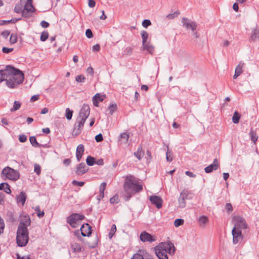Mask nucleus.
<instances>
[{
	"label": "nucleus",
	"instance_id": "2f4dec72",
	"mask_svg": "<svg viewBox=\"0 0 259 259\" xmlns=\"http://www.w3.org/2000/svg\"><path fill=\"white\" fill-rule=\"evenodd\" d=\"M164 145L166 147V159L168 162H171L173 160V152L172 151L169 149L168 145H166L164 143Z\"/></svg>",
	"mask_w": 259,
	"mask_h": 259
},
{
	"label": "nucleus",
	"instance_id": "bf43d9fd",
	"mask_svg": "<svg viewBox=\"0 0 259 259\" xmlns=\"http://www.w3.org/2000/svg\"><path fill=\"white\" fill-rule=\"evenodd\" d=\"M225 209L226 210V212L229 214L233 210V207L232 205L230 203H227L225 205Z\"/></svg>",
	"mask_w": 259,
	"mask_h": 259
},
{
	"label": "nucleus",
	"instance_id": "f8f14e48",
	"mask_svg": "<svg viewBox=\"0 0 259 259\" xmlns=\"http://www.w3.org/2000/svg\"><path fill=\"white\" fill-rule=\"evenodd\" d=\"M140 239L142 242H149L152 243L156 240V236L155 235L148 233L146 231H144L141 233Z\"/></svg>",
	"mask_w": 259,
	"mask_h": 259
},
{
	"label": "nucleus",
	"instance_id": "79ce46f5",
	"mask_svg": "<svg viewBox=\"0 0 259 259\" xmlns=\"http://www.w3.org/2000/svg\"><path fill=\"white\" fill-rule=\"evenodd\" d=\"M108 110L109 111V114L112 115L117 110L116 103H111L108 107Z\"/></svg>",
	"mask_w": 259,
	"mask_h": 259
},
{
	"label": "nucleus",
	"instance_id": "49530a36",
	"mask_svg": "<svg viewBox=\"0 0 259 259\" xmlns=\"http://www.w3.org/2000/svg\"><path fill=\"white\" fill-rule=\"evenodd\" d=\"M34 210L35 211L37 216L38 218H41L45 215V212L44 210H40V207L39 205L36 206Z\"/></svg>",
	"mask_w": 259,
	"mask_h": 259
},
{
	"label": "nucleus",
	"instance_id": "72a5a7b5",
	"mask_svg": "<svg viewBox=\"0 0 259 259\" xmlns=\"http://www.w3.org/2000/svg\"><path fill=\"white\" fill-rule=\"evenodd\" d=\"M146 252L139 249L137 253H135L131 259H144V255Z\"/></svg>",
	"mask_w": 259,
	"mask_h": 259
},
{
	"label": "nucleus",
	"instance_id": "2eb2a0df",
	"mask_svg": "<svg viewBox=\"0 0 259 259\" xmlns=\"http://www.w3.org/2000/svg\"><path fill=\"white\" fill-rule=\"evenodd\" d=\"M80 229L81 235L83 237H90L92 233V227L88 223L82 225Z\"/></svg>",
	"mask_w": 259,
	"mask_h": 259
},
{
	"label": "nucleus",
	"instance_id": "052dcab7",
	"mask_svg": "<svg viewBox=\"0 0 259 259\" xmlns=\"http://www.w3.org/2000/svg\"><path fill=\"white\" fill-rule=\"evenodd\" d=\"M5 223L2 219V218L0 216V235L4 233L5 229Z\"/></svg>",
	"mask_w": 259,
	"mask_h": 259
},
{
	"label": "nucleus",
	"instance_id": "39448f33",
	"mask_svg": "<svg viewBox=\"0 0 259 259\" xmlns=\"http://www.w3.org/2000/svg\"><path fill=\"white\" fill-rule=\"evenodd\" d=\"M232 220L234 222V226L233 229L242 231V229L248 228L246 220L243 217L235 215L233 217Z\"/></svg>",
	"mask_w": 259,
	"mask_h": 259
},
{
	"label": "nucleus",
	"instance_id": "7ed1b4c3",
	"mask_svg": "<svg viewBox=\"0 0 259 259\" xmlns=\"http://www.w3.org/2000/svg\"><path fill=\"white\" fill-rule=\"evenodd\" d=\"M2 174L10 180L16 181L20 178V173L17 170H15L9 166L5 167L2 171Z\"/></svg>",
	"mask_w": 259,
	"mask_h": 259
},
{
	"label": "nucleus",
	"instance_id": "603ef678",
	"mask_svg": "<svg viewBox=\"0 0 259 259\" xmlns=\"http://www.w3.org/2000/svg\"><path fill=\"white\" fill-rule=\"evenodd\" d=\"M109 202L111 204L118 203L119 202V196L117 193H116L113 197L110 198Z\"/></svg>",
	"mask_w": 259,
	"mask_h": 259
},
{
	"label": "nucleus",
	"instance_id": "7c9ffc66",
	"mask_svg": "<svg viewBox=\"0 0 259 259\" xmlns=\"http://www.w3.org/2000/svg\"><path fill=\"white\" fill-rule=\"evenodd\" d=\"M0 190L4 191L7 194H11V187L8 183L2 182L0 184Z\"/></svg>",
	"mask_w": 259,
	"mask_h": 259
},
{
	"label": "nucleus",
	"instance_id": "a878e982",
	"mask_svg": "<svg viewBox=\"0 0 259 259\" xmlns=\"http://www.w3.org/2000/svg\"><path fill=\"white\" fill-rule=\"evenodd\" d=\"M256 40H259V28H257V27L252 30L249 38L250 42H255Z\"/></svg>",
	"mask_w": 259,
	"mask_h": 259
},
{
	"label": "nucleus",
	"instance_id": "c85d7f7f",
	"mask_svg": "<svg viewBox=\"0 0 259 259\" xmlns=\"http://www.w3.org/2000/svg\"><path fill=\"white\" fill-rule=\"evenodd\" d=\"M21 20V18H12L11 19L9 20H0V26L8 25L10 23L15 24L17 22L20 21Z\"/></svg>",
	"mask_w": 259,
	"mask_h": 259
},
{
	"label": "nucleus",
	"instance_id": "4be33fe9",
	"mask_svg": "<svg viewBox=\"0 0 259 259\" xmlns=\"http://www.w3.org/2000/svg\"><path fill=\"white\" fill-rule=\"evenodd\" d=\"M162 246L165 249L164 251V253L166 254L167 253L170 255H172L175 253L176 248L174 246V244H159Z\"/></svg>",
	"mask_w": 259,
	"mask_h": 259
},
{
	"label": "nucleus",
	"instance_id": "473e14b6",
	"mask_svg": "<svg viewBox=\"0 0 259 259\" xmlns=\"http://www.w3.org/2000/svg\"><path fill=\"white\" fill-rule=\"evenodd\" d=\"M249 135L250 140L254 143V144H255L256 142L257 141V139L258 138V137L257 135L256 131H254L253 128H251L249 133Z\"/></svg>",
	"mask_w": 259,
	"mask_h": 259
},
{
	"label": "nucleus",
	"instance_id": "c03bdc74",
	"mask_svg": "<svg viewBox=\"0 0 259 259\" xmlns=\"http://www.w3.org/2000/svg\"><path fill=\"white\" fill-rule=\"evenodd\" d=\"M73 111L70 110L69 108H67L65 110V116L68 120H70L72 119Z\"/></svg>",
	"mask_w": 259,
	"mask_h": 259
},
{
	"label": "nucleus",
	"instance_id": "5fc2aeb1",
	"mask_svg": "<svg viewBox=\"0 0 259 259\" xmlns=\"http://www.w3.org/2000/svg\"><path fill=\"white\" fill-rule=\"evenodd\" d=\"M116 231V226L115 224H113L110 231L108 234V237L110 239H111Z\"/></svg>",
	"mask_w": 259,
	"mask_h": 259
},
{
	"label": "nucleus",
	"instance_id": "4d7b16f0",
	"mask_svg": "<svg viewBox=\"0 0 259 259\" xmlns=\"http://www.w3.org/2000/svg\"><path fill=\"white\" fill-rule=\"evenodd\" d=\"M184 223V220L182 219H177L174 221V225L176 227H179V226L183 225Z\"/></svg>",
	"mask_w": 259,
	"mask_h": 259
},
{
	"label": "nucleus",
	"instance_id": "412c9836",
	"mask_svg": "<svg viewBox=\"0 0 259 259\" xmlns=\"http://www.w3.org/2000/svg\"><path fill=\"white\" fill-rule=\"evenodd\" d=\"M106 98V96L105 94L101 95L100 93L96 94L92 98L94 106L98 107L99 102H103Z\"/></svg>",
	"mask_w": 259,
	"mask_h": 259
},
{
	"label": "nucleus",
	"instance_id": "4c0bfd02",
	"mask_svg": "<svg viewBox=\"0 0 259 259\" xmlns=\"http://www.w3.org/2000/svg\"><path fill=\"white\" fill-rule=\"evenodd\" d=\"M106 186H107V183L105 182H102L100 184V187H99L100 194H99V197H101V198L104 197V191L106 189Z\"/></svg>",
	"mask_w": 259,
	"mask_h": 259
},
{
	"label": "nucleus",
	"instance_id": "f3484780",
	"mask_svg": "<svg viewBox=\"0 0 259 259\" xmlns=\"http://www.w3.org/2000/svg\"><path fill=\"white\" fill-rule=\"evenodd\" d=\"M89 168L84 162H80L76 165L75 173L77 176H82L89 171Z\"/></svg>",
	"mask_w": 259,
	"mask_h": 259
},
{
	"label": "nucleus",
	"instance_id": "0eeeda50",
	"mask_svg": "<svg viewBox=\"0 0 259 259\" xmlns=\"http://www.w3.org/2000/svg\"><path fill=\"white\" fill-rule=\"evenodd\" d=\"M29 239L28 229H17L16 243H28Z\"/></svg>",
	"mask_w": 259,
	"mask_h": 259
},
{
	"label": "nucleus",
	"instance_id": "9d476101",
	"mask_svg": "<svg viewBox=\"0 0 259 259\" xmlns=\"http://www.w3.org/2000/svg\"><path fill=\"white\" fill-rule=\"evenodd\" d=\"M86 120L87 119L79 116L77 117L74 125V131L75 132L74 135L75 136H77L81 134Z\"/></svg>",
	"mask_w": 259,
	"mask_h": 259
},
{
	"label": "nucleus",
	"instance_id": "58836bf2",
	"mask_svg": "<svg viewBox=\"0 0 259 259\" xmlns=\"http://www.w3.org/2000/svg\"><path fill=\"white\" fill-rule=\"evenodd\" d=\"M134 46H128L123 50V55L131 56L133 52Z\"/></svg>",
	"mask_w": 259,
	"mask_h": 259
},
{
	"label": "nucleus",
	"instance_id": "dca6fc26",
	"mask_svg": "<svg viewBox=\"0 0 259 259\" xmlns=\"http://www.w3.org/2000/svg\"><path fill=\"white\" fill-rule=\"evenodd\" d=\"M90 114V107L87 104H83L79 111L78 116L87 119Z\"/></svg>",
	"mask_w": 259,
	"mask_h": 259
},
{
	"label": "nucleus",
	"instance_id": "cd10ccee",
	"mask_svg": "<svg viewBox=\"0 0 259 259\" xmlns=\"http://www.w3.org/2000/svg\"><path fill=\"white\" fill-rule=\"evenodd\" d=\"M144 155V152L143 150L142 145H140L137 149V150L134 153V155L139 160L142 159Z\"/></svg>",
	"mask_w": 259,
	"mask_h": 259
},
{
	"label": "nucleus",
	"instance_id": "e433bc0d",
	"mask_svg": "<svg viewBox=\"0 0 259 259\" xmlns=\"http://www.w3.org/2000/svg\"><path fill=\"white\" fill-rule=\"evenodd\" d=\"M86 163L88 166H93L96 164V158L91 155H88L86 158Z\"/></svg>",
	"mask_w": 259,
	"mask_h": 259
},
{
	"label": "nucleus",
	"instance_id": "774afa93",
	"mask_svg": "<svg viewBox=\"0 0 259 259\" xmlns=\"http://www.w3.org/2000/svg\"><path fill=\"white\" fill-rule=\"evenodd\" d=\"M85 35L88 38H92L94 37L93 33L91 29H87L85 31Z\"/></svg>",
	"mask_w": 259,
	"mask_h": 259
},
{
	"label": "nucleus",
	"instance_id": "ea45409f",
	"mask_svg": "<svg viewBox=\"0 0 259 259\" xmlns=\"http://www.w3.org/2000/svg\"><path fill=\"white\" fill-rule=\"evenodd\" d=\"M29 141L32 146L34 147H40L41 146V144L37 142L36 137L34 136L29 137Z\"/></svg>",
	"mask_w": 259,
	"mask_h": 259
},
{
	"label": "nucleus",
	"instance_id": "c756f323",
	"mask_svg": "<svg viewBox=\"0 0 259 259\" xmlns=\"http://www.w3.org/2000/svg\"><path fill=\"white\" fill-rule=\"evenodd\" d=\"M71 244V248L73 250V252L75 253H79L80 252H83L84 250V248L80 245V244Z\"/></svg>",
	"mask_w": 259,
	"mask_h": 259
},
{
	"label": "nucleus",
	"instance_id": "37998d69",
	"mask_svg": "<svg viewBox=\"0 0 259 259\" xmlns=\"http://www.w3.org/2000/svg\"><path fill=\"white\" fill-rule=\"evenodd\" d=\"M141 35L142 39V43L144 44L149 41H148L149 34L146 31L142 30L141 32Z\"/></svg>",
	"mask_w": 259,
	"mask_h": 259
},
{
	"label": "nucleus",
	"instance_id": "a211bd4d",
	"mask_svg": "<svg viewBox=\"0 0 259 259\" xmlns=\"http://www.w3.org/2000/svg\"><path fill=\"white\" fill-rule=\"evenodd\" d=\"M130 138V133L124 132L121 133L118 137V145L122 146L123 144H126Z\"/></svg>",
	"mask_w": 259,
	"mask_h": 259
},
{
	"label": "nucleus",
	"instance_id": "f03ea898",
	"mask_svg": "<svg viewBox=\"0 0 259 259\" xmlns=\"http://www.w3.org/2000/svg\"><path fill=\"white\" fill-rule=\"evenodd\" d=\"M15 67L12 65H7L5 69L0 70V83L6 81V85L10 89L16 88V84L13 81L11 77L14 72Z\"/></svg>",
	"mask_w": 259,
	"mask_h": 259
},
{
	"label": "nucleus",
	"instance_id": "4468645a",
	"mask_svg": "<svg viewBox=\"0 0 259 259\" xmlns=\"http://www.w3.org/2000/svg\"><path fill=\"white\" fill-rule=\"evenodd\" d=\"M155 253L159 259H168L167 255L164 253V248L159 244L154 248Z\"/></svg>",
	"mask_w": 259,
	"mask_h": 259
},
{
	"label": "nucleus",
	"instance_id": "de8ad7c7",
	"mask_svg": "<svg viewBox=\"0 0 259 259\" xmlns=\"http://www.w3.org/2000/svg\"><path fill=\"white\" fill-rule=\"evenodd\" d=\"M191 194V192L186 189H183V190L180 193V196L184 198V200L188 199V196L189 194Z\"/></svg>",
	"mask_w": 259,
	"mask_h": 259
},
{
	"label": "nucleus",
	"instance_id": "680f3d73",
	"mask_svg": "<svg viewBox=\"0 0 259 259\" xmlns=\"http://www.w3.org/2000/svg\"><path fill=\"white\" fill-rule=\"evenodd\" d=\"M152 23L150 20L144 19L142 23L143 27L147 28L148 26L151 25Z\"/></svg>",
	"mask_w": 259,
	"mask_h": 259
},
{
	"label": "nucleus",
	"instance_id": "0e129e2a",
	"mask_svg": "<svg viewBox=\"0 0 259 259\" xmlns=\"http://www.w3.org/2000/svg\"><path fill=\"white\" fill-rule=\"evenodd\" d=\"M146 154H147V156L145 157L146 159V161H147L146 162H147V163H150V161L151 160V159L152 158L151 152L150 150H149V149L147 150Z\"/></svg>",
	"mask_w": 259,
	"mask_h": 259
},
{
	"label": "nucleus",
	"instance_id": "a18cd8bd",
	"mask_svg": "<svg viewBox=\"0 0 259 259\" xmlns=\"http://www.w3.org/2000/svg\"><path fill=\"white\" fill-rule=\"evenodd\" d=\"M49 32H48V31L44 30L41 33V35L40 36V40L41 41H43V42L45 41L48 39V38H49Z\"/></svg>",
	"mask_w": 259,
	"mask_h": 259
},
{
	"label": "nucleus",
	"instance_id": "13d9d810",
	"mask_svg": "<svg viewBox=\"0 0 259 259\" xmlns=\"http://www.w3.org/2000/svg\"><path fill=\"white\" fill-rule=\"evenodd\" d=\"M85 77L83 75H78L75 77V80L77 82L83 83L85 81Z\"/></svg>",
	"mask_w": 259,
	"mask_h": 259
},
{
	"label": "nucleus",
	"instance_id": "3c124183",
	"mask_svg": "<svg viewBox=\"0 0 259 259\" xmlns=\"http://www.w3.org/2000/svg\"><path fill=\"white\" fill-rule=\"evenodd\" d=\"M199 223L200 225H204L208 222V218L206 215H201L198 219Z\"/></svg>",
	"mask_w": 259,
	"mask_h": 259
},
{
	"label": "nucleus",
	"instance_id": "b1692460",
	"mask_svg": "<svg viewBox=\"0 0 259 259\" xmlns=\"http://www.w3.org/2000/svg\"><path fill=\"white\" fill-rule=\"evenodd\" d=\"M16 199L18 204L20 203L22 206L25 203L27 195L24 191H21L19 195H16Z\"/></svg>",
	"mask_w": 259,
	"mask_h": 259
},
{
	"label": "nucleus",
	"instance_id": "c9c22d12",
	"mask_svg": "<svg viewBox=\"0 0 259 259\" xmlns=\"http://www.w3.org/2000/svg\"><path fill=\"white\" fill-rule=\"evenodd\" d=\"M241 115L237 111L235 110L233 117H232V122L234 124H237L239 122Z\"/></svg>",
	"mask_w": 259,
	"mask_h": 259
},
{
	"label": "nucleus",
	"instance_id": "f257e3e1",
	"mask_svg": "<svg viewBox=\"0 0 259 259\" xmlns=\"http://www.w3.org/2000/svg\"><path fill=\"white\" fill-rule=\"evenodd\" d=\"M125 194L123 199L125 201H128L131 197L137 193L143 190V186L136 180L134 176L128 175L124 177L123 185Z\"/></svg>",
	"mask_w": 259,
	"mask_h": 259
},
{
	"label": "nucleus",
	"instance_id": "20e7f679",
	"mask_svg": "<svg viewBox=\"0 0 259 259\" xmlns=\"http://www.w3.org/2000/svg\"><path fill=\"white\" fill-rule=\"evenodd\" d=\"M85 218L83 214L78 213H72L66 218L67 223L73 228H76L79 226L78 221H82Z\"/></svg>",
	"mask_w": 259,
	"mask_h": 259
},
{
	"label": "nucleus",
	"instance_id": "aec40b11",
	"mask_svg": "<svg viewBox=\"0 0 259 259\" xmlns=\"http://www.w3.org/2000/svg\"><path fill=\"white\" fill-rule=\"evenodd\" d=\"M14 11L18 14H21L22 16V20L23 21L27 22V18L26 17V14H25L24 10H23V6L21 3H17L16 4Z\"/></svg>",
	"mask_w": 259,
	"mask_h": 259
},
{
	"label": "nucleus",
	"instance_id": "6ab92c4d",
	"mask_svg": "<svg viewBox=\"0 0 259 259\" xmlns=\"http://www.w3.org/2000/svg\"><path fill=\"white\" fill-rule=\"evenodd\" d=\"M233 235V243H238L239 241H242L243 238V235L241 230L233 229L232 230Z\"/></svg>",
	"mask_w": 259,
	"mask_h": 259
},
{
	"label": "nucleus",
	"instance_id": "5701e85b",
	"mask_svg": "<svg viewBox=\"0 0 259 259\" xmlns=\"http://www.w3.org/2000/svg\"><path fill=\"white\" fill-rule=\"evenodd\" d=\"M141 50V51H146L148 53L152 55H153L154 53V47L150 44V41L144 44L142 43Z\"/></svg>",
	"mask_w": 259,
	"mask_h": 259
},
{
	"label": "nucleus",
	"instance_id": "338daca9",
	"mask_svg": "<svg viewBox=\"0 0 259 259\" xmlns=\"http://www.w3.org/2000/svg\"><path fill=\"white\" fill-rule=\"evenodd\" d=\"M18 140L21 143H25L27 140V137L24 134H21L18 137Z\"/></svg>",
	"mask_w": 259,
	"mask_h": 259
},
{
	"label": "nucleus",
	"instance_id": "bb28decb",
	"mask_svg": "<svg viewBox=\"0 0 259 259\" xmlns=\"http://www.w3.org/2000/svg\"><path fill=\"white\" fill-rule=\"evenodd\" d=\"M84 151V146L83 144L78 145L76 150V158L77 161H80Z\"/></svg>",
	"mask_w": 259,
	"mask_h": 259
},
{
	"label": "nucleus",
	"instance_id": "9b49d317",
	"mask_svg": "<svg viewBox=\"0 0 259 259\" xmlns=\"http://www.w3.org/2000/svg\"><path fill=\"white\" fill-rule=\"evenodd\" d=\"M182 24L186 29H191L192 31H195L197 27L196 22L191 21L186 17L182 18Z\"/></svg>",
	"mask_w": 259,
	"mask_h": 259
},
{
	"label": "nucleus",
	"instance_id": "e2e57ef3",
	"mask_svg": "<svg viewBox=\"0 0 259 259\" xmlns=\"http://www.w3.org/2000/svg\"><path fill=\"white\" fill-rule=\"evenodd\" d=\"M34 171L37 175L39 176L41 173V166L38 164H35Z\"/></svg>",
	"mask_w": 259,
	"mask_h": 259
},
{
	"label": "nucleus",
	"instance_id": "393cba45",
	"mask_svg": "<svg viewBox=\"0 0 259 259\" xmlns=\"http://www.w3.org/2000/svg\"><path fill=\"white\" fill-rule=\"evenodd\" d=\"M6 221L7 223L13 224L17 221V218L13 211L8 210L6 214Z\"/></svg>",
	"mask_w": 259,
	"mask_h": 259
},
{
	"label": "nucleus",
	"instance_id": "6e6d98bb",
	"mask_svg": "<svg viewBox=\"0 0 259 259\" xmlns=\"http://www.w3.org/2000/svg\"><path fill=\"white\" fill-rule=\"evenodd\" d=\"M178 201L179 203V207L180 208H183L186 207V200H184V198L181 197L180 196L178 199Z\"/></svg>",
	"mask_w": 259,
	"mask_h": 259
},
{
	"label": "nucleus",
	"instance_id": "864d4df0",
	"mask_svg": "<svg viewBox=\"0 0 259 259\" xmlns=\"http://www.w3.org/2000/svg\"><path fill=\"white\" fill-rule=\"evenodd\" d=\"M244 64V63L240 62L236 66L235 72L241 74L242 73V67Z\"/></svg>",
	"mask_w": 259,
	"mask_h": 259
},
{
	"label": "nucleus",
	"instance_id": "a19ab883",
	"mask_svg": "<svg viewBox=\"0 0 259 259\" xmlns=\"http://www.w3.org/2000/svg\"><path fill=\"white\" fill-rule=\"evenodd\" d=\"M18 36L16 33H12L10 35L9 39V42L10 44L13 45L17 42Z\"/></svg>",
	"mask_w": 259,
	"mask_h": 259
},
{
	"label": "nucleus",
	"instance_id": "8fccbe9b",
	"mask_svg": "<svg viewBox=\"0 0 259 259\" xmlns=\"http://www.w3.org/2000/svg\"><path fill=\"white\" fill-rule=\"evenodd\" d=\"M21 104L17 101H15L14 102L13 107L10 109L11 112L15 111L20 109Z\"/></svg>",
	"mask_w": 259,
	"mask_h": 259
},
{
	"label": "nucleus",
	"instance_id": "09e8293b",
	"mask_svg": "<svg viewBox=\"0 0 259 259\" xmlns=\"http://www.w3.org/2000/svg\"><path fill=\"white\" fill-rule=\"evenodd\" d=\"M180 14V11L179 10H177L174 13L172 14H168L166 16V18L168 19L172 20L174 18L178 17V16Z\"/></svg>",
	"mask_w": 259,
	"mask_h": 259
},
{
	"label": "nucleus",
	"instance_id": "ddd939ff",
	"mask_svg": "<svg viewBox=\"0 0 259 259\" xmlns=\"http://www.w3.org/2000/svg\"><path fill=\"white\" fill-rule=\"evenodd\" d=\"M149 201L152 204L154 205L158 209L162 207L163 200L161 197L159 196L155 195L150 196Z\"/></svg>",
	"mask_w": 259,
	"mask_h": 259
},
{
	"label": "nucleus",
	"instance_id": "6e6552de",
	"mask_svg": "<svg viewBox=\"0 0 259 259\" xmlns=\"http://www.w3.org/2000/svg\"><path fill=\"white\" fill-rule=\"evenodd\" d=\"M15 71L12 76V79L16 84V87L17 85L22 83L24 79V74L22 71L19 69L15 67Z\"/></svg>",
	"mask_w": 259,
	"mask_h": 259
},
{
	"label": "nucleus",
	"instance_id": "69168bd1",
	"mask_svg": "<svg viewBox=\"0 0 259 259\" xmlns=\"http://www.w3.org/2000/svg\"><path fill=\"white\" fill-rule=\"evenodd\" d=\"M85 184V182L83 181H78L74 180L72 181V184L74 186H78L79 187H82Z\"/></svg>",
	"mask_w": 259,
	"mask_h": 259
},
{
	"label": "nucleus",
	"instance_id": "423d86ee",
	"mask_svg": "<svg viewBox=\"0 0 259 259\" xmlns=\"http://www.w3.org/2000/svg\"><path fill=\"white\" fill-rule=\"evenodd\" d=\"M25 14L27 18H32L34 16V13L37 11L33 5V0H27L23 7Z\"/></svg>",
	"mask_w": 259,
	"mask_h": 259
},
{
	"label": "nucleus",
	"instance_id": "1a4fd4ad",
	"mask_svg": "<svg viewBox=\"0 0 259 259\" xmlns=\"http://www.w3.org/2000/svg\"><path fill=\"white\" fill-rule=\"evenodd\" d=\"M23 211L22 213L20 214L19 217H23V219L21 220L18 226V229H28V227L31 224V219L30 216L28 214H24Z\"/></svg>",
	"mask_w": 259,
	"mask_h": 259
},
{
	"label": "nucleus",
	"instance_id": "f704fd0d",
	"mask_svg": "<svg viewBox=\"0 0 259 259\" xmlns=\"http://www.w3.org/2000/svg\"><path fill=\"white\" fill-rule=\"evenodd\" d=\"M218 168V165L217 164H210L204 168V171L207 174H209L213 170H217Z\"/></svg>",
	"mask_w": 259,
	"mask_h": 259
}]
</instances>
